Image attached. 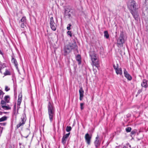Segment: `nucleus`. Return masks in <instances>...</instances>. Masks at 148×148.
<instances>
[{
  "label": "nucleus",
  "instance_id": "obj_2",
  "mask_svg": "<svg viewBox=\"0 0 148 148\" xmlns=\"http://www.w3.org/2000/svg\"><path fill=\"white\" fill-rule=\"evenodd\" d=\"M90 56L91 57L93 64L97 68L99 67V60L95 53L94 51H91L90 53Z\"/></svg>",
  "mask_w": 148,
  "mask_h": 148
},
{
  "label": "nucleus",
  "instance_id": "obj_39",
  "mask_svg": "<svg viewBox=\"0 0 148 148\" xmlns=\"http://www.w3.org/2000/svg\"><path fill=\"white\" fill-rule=\"evenodd\" d=\"M122 148H127L125 146H124Z\"/></svg>",
  "mask_w": 148,
  "mask_h": 148
},
{
  "label": "nucleus",
  "instance_id": "obj_6",
  "mask_svg": "<svg viewBox=\"0 0 148 148\" xmlns=\"http://www.w3.org/2000/svg\"><path fill=\"white\" fill-rule=\"evenodd\" d=\"M51 28L53 31H55L56 29L57 26L56 23L54 22L53 17L50 18V22Z\"/></svg>",
  "mask_w": 148,
  "mask_h": 148
},
{
  "label": "nucleus",
  "instance_id": "obj_31",
  "mask_svg": "<svg viewBox=\"0 0 148 148\" xmlns=\"http://www.w3.org/2000/svg\"><path fill=\"white\" fill-rule=\"evenodd\" d=\"M1 105L6 104L5 102L3 100H2L1 101Z\"/></svg>",
  "mask_w": 148,
  "mask_h": 148
},
{
  "label": "nucleus",
  "instance_id": "obj_27",
  "mask_svg": "<svg viewBox=\"0 0 148 148\" xmlns=\"http://www.w3.org/2000/svg\"><path fill=\"white\" fill-rule=\"evenodd\" d=\"M84 104L83 103H81L80 104V108L81 110H82L84 109V107L83 106L84 105Z\"/></svg>",
  "mask_w": 148,
  "mask_h": 148
},
{
  "label": "nucleus",
  "instance_id": "obj_4",
  "mask_svg": "<svg viewBox=\"0 0 148 148\" xmlns=\"http://www.w3.org/2000/svg\"><path fill=\"white\" fill-rule=\"evenodd\" d=\"M76 47L77 46L75 42L72 45L70 44L66 46L64 49V55H66L68 53L71 51V49L76 48Z\"/></svg>",
  "mask_w": 148,
  "mask_h": 148
},
{
  "label": "nucleus",
  "instance_id": "obj_11",
  "mask_svg": "<svg viewBox=\"0 0 148 148\" xmlns=\"http://www.w3.org/2000/svg\"><path fill=\"white\" fill-rule=\"evenodd\" d=\"M1 73H3L4 76L10 75V73L9 70L7 69L6 66L4 68L2 69V71H1Z\"/></svg>",
  "mask_w": 148,
  "mask_h": 148
},
{
  "label": "nucleus",
  "instance_id": "obj_15",
  "mask_svg": "<svg viewBox=\"0 0 148 148\" xmlns=\"http://www.w3.org/2000/svg\"><path fill=\"white\" fill-rule=\"evenodd\" d=\"M22 95L21 93L19 95L17 102V108H18V107L20 106L22 101Z\"/></svg>",
  "mask_w": 148,
  "mask_h": 148
},
{
  "label": "nucleus",
  "instance_id": "obj_19",
  "mask_svg": "<svg viewBox=\"0 0 148 148\" xmlns=\"http://www.w3.org/2000/svg\"><path fill=\"white\" fill-rule=\"evenodd\" d=\"M104 36L107 38H108L109 37V35L107 31H105L104 32Z\"/></svg>",
  "mask_w": 148,
  "mask_h": 148
},
{
  "label": "nucleus",
  "instance_id": "obj_35",
  "mask_svg": "<svg viewBox=\"0 0 148 148\" xmlns=\"http://www.w3.org/2000/svg\"><path fill=\"white\" fill-rule=\"evenodd\" d=\"M67 29L68 30H70L71 29L70 27H69V26H68V27H67Z\"/></svg>",
  "mask_w": 148,
  "mask_h": 148
},
{
  "label": "nucleus",
  "instance_id": "obj_8",
  "mask_svg": "<svg viewBox=\"0 0 148 148\" xmlns=\"http://www.w3.org/2000/svg\"><path fill=\"white\" fill-rule=\"evenodd\" d=\"M21 121L17 125V128L23 125L25 123L26 120V116L25 115H23L21 118Z\"/></svg>",
  "mask_w": 148,
  "mask_h": 148
},
{
  "label": "nucleus",
  "instance_id": "obj_16",
  "mask_svg": "<svg viewBox=\"0 0 148 148\" xmlns=\"http://www.w3.org/2000/svg\"><path fill=\"white\" fill-rule=\"evenodd\" d=\"M100 142L99 140V137L97 136L96 138V140L94 142V144L96 147L97 148L100 145Z\"/></svg>",
  "mask_w": 148,
  "mask_h": 148
},
{
  "label": "nucleus",
  "instance_id": "obj_38",
  "mask_svg": "<svg viewBox=\"0 0 148 148\" xmlns=\"http://www.w3.org/2000/svg\"><path fill=\"white\" fill-rule=\"evenodd\" d=\"M14 62L15 65V66H16V63H15V60H14Z\"/></svg>",
  "mask_w": 148,
  "mask_h": 148
},
{
  "label": "nucleus",
  "instance_id": "obj_37",
  "mask_svg": "<svg viewBox=\"0 0 148 148\" xmlns=\"http://www.w3.org/2000/svg\"><path fill=\"white\" fill-rule=\"evenodd\" d=\"M5 105H6V104H3V105H1L2 108V106H5Z\"/></svg>",
  "mask_w": 148,
  "mask_h": 148
},
{
  "label": "nucleus",
  "instance_id": "obj_13",
  "mask_svg": "<svg viewBox=\"0 0 148 148\" xmlns=\"http://www.w3.org/2000/svg\"><path fill=\"white\" fill-rule=\"evenodd\" d=\"M124 74L125 77L128 80H131L132 79V78L131 76L128 73L125 69H124Z\"/></svg>",
  "mask_w": 148,
  "mask_h": 148
},
{
  "label": "nucleus",
  "instance_id": "obj_29",
  "mask_svg": "<svg viewBox=\"0 0 148 148\" xmlns=\"http://www.w3.org/2000/svg\"><path fill=\"white\" fill-rule=\"evenodd\" d=\"M68 34L70 36V37H71L72 36V34L71 33V32L70 31H68L67 32Z\"/></svg>",
  "mask_w": 148,
  "mask_h": 148
},
{
  "label": "nucleus",
  "instance_id": "obj_9",
  "mask_svg": "<svg viewBox=\"0 0 148 148\" xmlns=\"http://www.w3.org/2000/svg\"><path fill=\"white\" fill-rule=\"evenodd\" d=\"M21 121L17 125V128L23 125L25 123L26 120V116L25 115H23L21 118Z\"/></svg>",
  "mask_w": 148,
  "mask_h": 148
},
{
  "label": "nucleus",
  "instance_id": "obj_1",
  "mask_svg": "<svg viewBox=\"0 0 148 148\" xmlns=\"http://www.w3.org/2000/svg\"><path fill=\"white\" fill-rule=\"evenodd\" d=\"M127 7L130 10V12L135 19L137 18L138 15L134 11L136 9V3L134 0H129L127 3Z\"/></svg>",
  "mask_w": 148,
  "mask_h": 148
},
{
  "label": "nucleus",
  "instance_id": "obj_40",
  "mask_svg": "<svg viewBox=\"0 0 148 148\" xmlns=\"http://www.w3.org/2000/svg\"><path fill=\"white\" fill-rule=\"evenodd\" d=\"M14 107L15 108H16V105H15Z\"/></svg>",
  "mask_w": 148,
  "mask_h": 148
},
{
  "label": "nucleus",
  "instance_id": "obj_42",
  "mask_svg": "<svg viewBox=\"0 0 148 148\" xmlns=\"http://www.w3.org/2000/svg\"><path fill=\"white\" fill-rule=\"evenodd\" d=\"M9 148H12V147H10Z\"/></svg>",
  "mask_w": 148,
  "mask_h": 148
},
{
  "label": "nucleus",
  "instance_id": "obj_20",
  "mask_svg": "<svg viewBox=\"0 0 148 148\" xmlns=\"http://www.w3.org/2000/svg\"><path fill=\"white\" fill-rule=\"evenodd\" d=\"M4 99L6 102H8L10 99L9 96L8 95L5 96V97Z\"/></svg>",
  "mask_w": 148,
  "mask_h": 148
},
{
  "label": "nucleus",
  "instance_id": "obj_14",
  "mask_svg": "<svg viewBox=\"0 0 148 148\" xmlns=\"http://www.w3.org/2000/svg\"><path fill=\"white\" fill-rule=\"evenodd\" d=\"M79 99L82 100L84 96V91L82 87H81L79 90Z\"/></svg>",
  "mask_w": 148,
  "mask_h": 148
},
{
  "label": "nucleus",
  "instance_id": "obj_21",
  "mask_svg": "<svg viewBox=\"0 0 148 148\" xmlns=\"http://www.w3.org/2000/svg\"><path fill=\"white\" fill-rule=\"evenodd\" d=\"M2 108L5 110H8L10 109L11 108L9 107L8 106H3Z\"/></svg>",
  "mask_w": 148,
  "mask_h": 148
},
{
  "label": "nucleus",
  "instance_id": "obj_23",
  "mask_svg": "<svg viewBox=\"0 0 148 148\" xmlns=\"http://www.w3.org/2000/svg\"><path fill=\"white\" fill-rule=\"evenodd\" d=\"M7 118L6 116H3L0 118V122L4 121L7 119Z\"/></svg>",
  "mask_w": 148,
  "mask_h": 148
},
{
  "label": "nucleus",
  "instance_id": "obj_12",
  "mask_svg": "<svg viewBox=\"0 0 148 148\" xmlns=\"http://www.w3.org/2000/svg\"><path fill=\"white\" fill-rule=\"evenodd\" d=\"M70 134V133H69L66 134L63 136L62 139V143L63 144H65L67 139L69 137Z\"/></svg>",
  "mask_w": 148,
  "mask_h": 148
},
{
  "label": "nucleus",
  "instance_id": "obj_24",
  "mask_svg": "<svg viewBox=\"0 0 148 148\" xmlns=\"http://www.w3.org/2000/svg\"><path fill=\"white\" fill-rule=\"evenodd\" d=\"M21 21L23 23H25L26 22V18L25 17H23L21 19Z\"/></svg>",
  "mask_w": 148,
  "mask_h": 148
},
{
  "label": "nucleus",
  "instance_id": "obj_34",
  "mask_svg": "<svg viewBox=\"0 0 148 148\" xmlns=\"http://www.w3.org/2000/svg\"><path fill=\"white\" fill-rule=\"evenodd\" d=\"M136 132L134 131H132L131 132V134L132 135L134 134Z\"/></svg>",
  "mask_w": 148,
  "mask_h": 148
},
{
  "label": "nucleus",
  "instance_id": "obj_5",
  "mask_svg": "<svg viewBox=\"0 0 148 148\" xmlns=\"http://www.w3.org/2000/svg\"><path fill=\"white\" fill-rule=\"evenodd\" d=\"M124 41V39L123 38V33H121L120 34L119 37L117 41L118 46L119 47H122Z\"/></svg>",
  "mask_w": 148,
  "mask_h": 148
},
{
  "label": "nucleus",
  "instance_id": "obj_25",
  "mask_svg": "<svg viewBox=\"0 0 148 148\" xmlns=\"http://www.w3.org/2000/svg\"><path fill=\"white\" fill-rule=\"evenodd\" d=\"M71 130V128L70 126H68L66 127V130L67 132H70Z\"/></svg>",
  "mask_w": 148,
  "mask_h": 148
},
{
  "label": "nucleus",
  "instance_id": "obj_26",
  "mask_svg": "<svg viewBox=\"0 0 148 148\" xmlns=\"http://www.w3.org/2000/svg\"><path fill=\"white\" fill-rule=\"evenodd\" d=\"M125 130L127 132H130L131 130V128L130 127H127L125 129Z\"/></svg>",
  "mask_w": 148,
  "mask_h": 148
},
{
  "label": "nucleus",
  "instance_id": "obj_36",
  "mask_svg": "<svg viewBox=\"0 0 148 148\" xmlns=\"http://www.w3.org/2000/svg\"><path fill=\"white\" fill-rule=\"evenodd\" d=\"M68 25L69 26V27H70L71 26V24H69Z\"/></svg>",
  "mask_w": 148,
  "mask_h": 148
},
{
  "label": "nucleus",
  "instance_id": "obj_18",
  "mask_svg": "<svg viewBox=\"0 0 148 148\" xmlns=\"http://www.w3.org/2000/svg\"><path fill=\"white\" fill-rule=\"evenodd\" d=\"M76 60L78 62V64H80L81 63V57L80 55H78L76 57Z\"/></svg>",
  "mask_w": 148,
  "mask_h": 148
},
{
  "label": "nucleus",
  "instance_id": "obj_17",
  "mask_svg": "<svg viewBox=\"0 0 148 148\" xmlns=\"http://www.w3.org/2000/svg\"><path fill=\"white\" fill-rule=\"evenodd\" d=\"M141 86L143 87L147 88V81L145 79L143 80L141 84Z\"/></svg>",
  "mask_w": 148,
  "mask_h": 148
},
{
  "label": "nucleus",
  "instance_id": "obj_3",
  "mask_svg": "<svg viewBox=\"0 0 148 148\" xmlns=\"http://www.w3.org/2000/svg\"><path fill=\"white\" fill-rule=\"evenodd\" d=\"M48 109L49 117L50 121L51 122L55 115V109L52 104L50 102L49 103Z\"/></svg>",
  "mask_w": 148,
  "mask_h": 148
},
{
  "label": "nucleus",
  "instance_id": "obj_32",
  "mask_svg": "<svg viewBox=\"0 0 148 148\" xmlns=\"http://www.w3.org/2000/svg\"><path fill=\"white\" fill-rule=\"evenodd\" d=\"M25 26V25H24V23H23L21 25V27L22 28H24V26Z\"/></svg>",
  "mask_w": 148,
  "mask_h": 148
},
{
  "label": "nucleus",
  "instance_id": "obj_33",
  "mask_svg": "<svg viewBox=\"0 0 148 148\" xmlns=\"http://www.w3.org/2000/svg\"><path fill=\"white\" fill-rule=\"evenodd\" d=\"M0 124L1 125H3L5 126L6 125V123H0Z\"/></svg>",
  "mask_w": 148,
  "mask_h": 148
},
{
  "label": "nucleus",
  "instance_id": "obj_22",
  "mask_svg": "<svg viewBox=\"0 0 148 148\" xmlns=\"http://www.w3.org/2000/svg\"><path fill=\"white\" fill-rule=\"evenodd\" d=\"M5 65L3 64H0V72L1 73V71H2V69L4 68V67H5Z\"/></svg>",
  "mask_w": 148,
  "mask_h": 148
},
{
  "label": "nucleus",
  "instance_id": "obj_7",
  "mask_svg": "<svg viewBox=\"0 0 148 148\" xmlns=\"http://www.w3.org/2000/svg\"><path fill=\"white\" fill-rule=\"evenodd\" d=\"M114 69L115 70L116 73L117 74L121 75L122 74V69L120 68H119V65L116 64V65H113Z\"/></svg>",
  "mask_w": 148,
  "mask_h": 148
},
{
  "label": "nucleus",
  "instance_id": "obj_30",
  "mask_svg": "<svg viewBox=\"0 0 148 148\" xmlns=\"http://www.w3.org/2000/svg\"><path fill=\"white\" fill-rule=\"evenodd\" d=\"M10 90V88H9L7 86H6L5 87V90L6 91H8L9 90Z\"/></svg>",
  "mask_w": 148,
  "mask_h": 148
},
{
  "label": "nucleus",
  "instance_id": "obj_41",
  "mask_svg": "<svg viewBox=\"0 0 148 148\" xmlns=\"http://www.w3.org/2000/svg\"><path fill=\"white\" fill-rule=\"evenodd\" d=\"M20 108L19 106V107H18V108L17 109H18V108Z\"/></svg>",
  "mask_w": 148,
  "mask_h": 148
},
{
  "label": "nucleus",
  "instance_id": "obj_10",
  "mask_svg": "<svg viewBox=\"0 0 148 148\" xmlns=\"http://www.w3.org/2000/svg\"><path fill=\"white\" fill-rule=\"evenodd\" d=\"M85 138L87 144L90 145L91 139V136L88 133H87L85 136Z\"/></svg>",
  "mask_w": 148,
  "mask_h": 148
},
{
  "label": "nucleus",
  "instance_id": "obj_28",
  "mask_svg": "<svg viewBox=\"0 0 148 148\" xmlns=\"http://www.w3.org/2000/svg\"><path fill=\"white\" fill-rule=\"evenodd\" d=\"M4 93L1 90H0V97L2 96V97L4 95Z\"/></svg>",
  "mask_w": 148,
  "mask_h": 148
}]
</instances>
